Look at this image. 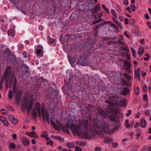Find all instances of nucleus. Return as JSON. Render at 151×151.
<instances>
[{
    "mask_svg": "<svg viewBox=\"0 0 151 151\" xmlns=\"http://www.w3.org/2000/svg\"><path fill=\"white\" fill-rule=\"evenodd\" d=\"M55 39H50L49 42L50 43L53 44L55 42Z\"/></svg>",
    "mask_w": 151,
    "mask_h": 151,
    "instance_id": "5fc2aeb1",
    "label": "nucleus"
},
{
    "mask_svg": "<svg viewBox=\"0 0 151 151\" xmlns=\"http://www.w3.org/2000/svg\"><path fill=\"white\" fill-rule=\"evenodd\" d=\"M82 150L79 147L76 146L75 147L76 151H82Z\"/></svg>",
    "mask_w": 151,
    "mask_h": 151,
    "instance_id": "6e6d98bb",
    "label": "nucleus"
},
{
    "mask_svg": "<svg viewBox=\"0 0 151 151\" xmlns=\"http://www.w3.org/2000/svg\"><path fill=\"white\" fill-rule=\"evenodd\" d=\"M140 70L138 69L137 70H135L134 71V76L138 80H140V76L139 73Z\"/></svg>",
    "mask_w": 151,
    "mask_h": 151,
    "instance_id": "dca6fc26",
    "label": "nucleus"
},
{
    "mask_svg": "<svg viewBox=\"0 0 151 151\" xmlns=\"http://www.w3.org/2000/svg\"><path fill=\"white\" fill-rule=\"evenodd\" d=\"M0 121L6 126L9 125V123L7 122L6 119L3 116H0Z\"/></svg>",
    "mask_w": 151,
    "mask_h": 151,
    "instance_id": "ddd939ff",
    "label": "nucleus"
},
{
    "mask_svg": "<svg viewBox=\"0 0 151 151\" xmlns=\"http://www.w3.org/2000/svg\"><path fill=\"white\" fill-rule=\"evenodd\" d=\"M147 124L146 121L144 119H141L140 122V126L141 127L145 128Z\"/></svg>",
    "mask_w": 151,
    "mask_h": 151,
    "instance_id": "f3484780",
    "label": "nucleus"
},
{
    "mask_svg": "<svg viewBox=\"0 0 151 151\" xmlns=\"http://www.w3.org/2000/svg\"><path fill=\"white\" fill-rule=\"evenodd\" d=\"M4 53L5 54H8V55H12L11 54V50L9 49H7L5 51Z\"/></svg>",
    "mask_w": 151,
    "mask_h": 151,
    "instance_id": "c9c22d12",
    "label": "nucleus"
},
{
    "mask_svg": "<svg viewBox=\"0 0 151 151\" xmlns=\"http://www.w3.org/2000/svg\"><path fill=\"white\" fill-rule=\"evenodd\" d=\"M95 151H102L101 148L99 147H96L94 149Z\"/></svg>",
    "mask_w": 151,
    "mask_h": 151,
    "instance_id": "3c124183",
    "label": "nucleus"
},
{
    "mask_svg": "<svg viewBox=\"0 0 151 151\" xmlns=\"http://www.w3.org/2000/svg\"><path fill=\"white\" fill-rule=\"evenodd\" d=\"M134 92L135 94L138 95L139 93V88L138 87H136L134 90Z\"/></svg>",
    "mask_w": 151,
    "mask_h": 151,
    "instance_id": "c756f323",
    "label": "nucleus"
},
{
    "mask_svg": "<svg viewBox=\"0 0 151 151\" xmlns=\"http://www.w3.org/2000/svg\"><path fill=\"white\" fill-rule=\"evenodd\" d=\"M124 4L125 5H127L129 4V2L127 0H125L123 1Z\"/></svg>",
    "mask_w": 151,
    "mask_h": 151,
    "instance_id": "052dcab7",
    "label": "nucleus"
},
{
    "mask_svg": "<svg viewBox=\"0 0 151 151\" xmlns=\"http://www.w3.org/2000/svg\"><path fill=\"white\" fill-rule=\"evenodd\" d=\"M69 74L70 78L68 79L65 78L64 80V83L66 87H65L66 93L68 94L70 92H73L74 86H75L74 82L73 79V75L71 71H69Z\"/></svg>",
    "mask_w": 151,
    "mask_h": 151,
    "instance_id": "7ed1b4c3",
    "label": "nucleus"
},
{
    "mask_svg": "<svg viewBox=\"0 0 151 151\" xmlns=\"http://www.w3.org/2000/svg\"><path fill=\"white\" fill-rule=\"evenodd\" d=\"M76 144L81 147L84 146L86 144V142L84 141H78L76 142Z\"/></svg>",
    "mask_w": 151,
    "mask_h": 151,
    "instance_id": "6ab92c4d",
    "label": "nucleus"
},
{
    "mask_svg": "<svg viewBox=\"0 0 151 151\" xmlns=\"http://www.w3.org/2000/svg\"><path fill=\"white\" fill-rule=\"evenodd\" d=\"M41 112L43 120H46L47 123L49 124L50 123L49 114L47 110L44 107H42Z\"/></svg>",
    "mask_w": 151,
    "mask_h": 151,
    "instance_id": "423d86ee",
    "label": "nucleus"
},
{
    "mask_svg": "<svg viewBox=\"0 0 151 151\" xmlns=\"http://www.w3.org/2000/svg\"><path fill=\"white\" fill-rule=\"evenodd\" d=\"M120 92L122 94L126 95L129 94V88L125 87L121 90Z\"/></svg>",
    "mask_w": 151,
    "mask_h": 151,
    "instance_id": "f8f14e48",
    "label": "nucleus"
},
{
    "mask_svg": "<svg viewBox=\"0 0 151 151\" xmlns=\"http://www.w3.org/2000/svg\"><path fill=\"white\" fill-rule=\"evenodd\" d=\"M53 144V142L52 141L50 140L47 142V145H50V146H52Z\"/></svg>",
    "mask_w": 151,
    "mask_h": 151,
    "instance_id": "8fccbe9b",
    "label": "nucleus"
},
{
    "mask_svg": "<svg viewBox=\"0 0 151 151\" xmlns=\"http://www.w3.org/2000/svg\"><path fill=\"white\" fill-rule=\"evenodd\" d=\"M111 13L112 15L115 18H117V16L116 13L114 10L112 9L111 10Z\"/></svg>",
    "mask_w": 151,
    "mask_h": 151,
    "instance_id": "f704fd0d",
    "label": "nucleus"
},
{
    "mask_svg": "<svg viewBox=\"0 0 151 151\" xmlns=\"http://www.w3.org/2000/svg\"><path fill=\"white\" fill-rule=\"evenodd\" d=\"M52 137L53 138L59 140L60 141L62 142H63L64 140L63 138L58 136L52 135Z\"/></svg>",
    "mask_w": 151,
    "mask_h": 151,
    "instance_id": "412c9836",
    "label": "nucleus"
},
{
    "mask_svg": "<svg viewBox=\"0 0 151 151\" xmlns=\"http://www.w3.org/2000/svg\"><path fill=\"white\" fill-rule=\"evenodd\" d=\"M8 96L9 100H11L13 98V91L12 90H10L9 91Z\"/></svg>",
    "mask_w": 151,
    "mask_h": 151,
    "instance_id": "4be33fe9",
    "label": "nucleus"
},
{
    "mask_svg": "<svg viewBox=\"0 0 151 151\" xmlns=\"http://www.w3.org/2000/svg\"><path fill=\"white\" fill-rule=\"evenodd\" d=\"M9 120L14 124H16L18 122V120L12 115H9Z\"/></svg>",
    "mask_w": 151,
    "mask_h": 151,
    "instance_id": "4468645a",
    "label": "nucleus"
},
{
    "mask_svg": "<svg viewBox=\"0 0 151 151\" xmlns=\"http://www.w3.org/2000/svg\"><path fill=\"white\" fill-rule=\"evenodd\" d=\"M116 8L118 12H120L121 11V9L119 5H117Z\"/></svg>",
    "mask_w": 151,
    "mask_h": 151,
    "instance_id": "603ef678",
    "label": "nucleus"
},
{
    "mask_svg": "<svg viewBox=\"0 0 151 151\" xmlns=\"http://www.w3.org/2000/svg\"><path fill=\"white\" fill-rule=\"evenodd\" d=\"M26 134L27 135L35 138H37L38 136L35 134V132L33 131L32 132H27Z\"/></svg>",
    "mask_w": 151,
    "mask_h": 151,
    "instance_id": "a211bd4d",
    "label": "nucleus"
},
{
    "mask_svg": "<svg viewBox=\"0 0 151 151\" xmlns=\"http://www.w3.org/2000/svg\"><path fill=\"white\" fill-rule=\"evenodd\" d=\"M33 105L32 100L29 101L27 98H25L23 101V104L21 105V108L22 111L24 112L26 109L28 113H29L31 110Z\"/></svg>",
    "mask_w": 151,
    "mask_h": 151,
    "instance_id": "20e7f679",
    "label": "nucleus"
},
{
    "mask_svg": "<svg viewBox=\"0 0 151 151\" xmlns=\"http://www.w3.org/2000/svg\"><path fill=\"white\" fill-rule=\"evenodd\" d=\"M9 59V62L13 64H15L17 63V61L15 57L13 55H9L8 56Z\"/></svg>",
    "mask_w": 151,
    "mask_h": 151,
    "instance_id": "9b49d317",
    "label": "nucleus"
},
{
    "mask_svg": "<svg viewBox=\"0 0 151 151\" xmlns=\"http://www.w3.org/2000/svg\"><path fill=\"white\" fill-rule=\"evenodd\" d=\"M124 76L127 81L123 80L122 82L124 85L128 87H130L132 86V83L130 82V81L132 79L131 77L128 74L125 73L124 74Z\"/></svg>",
    "mask_w": 151,
    "mask_h": 151,
    "instance_id": "0eeeda50",
    "label": "nucleus"
},
{
    "mask_svg": "<svg viewBox=\"0 0 151 151\" xmlns=\"http://www.w3.org/2000/svg\"><path fill=\"white\" fill-rule=\"evenodd\" d=\"M131 50L132 55L134 56L135 57H136V53H135V50L132 47H131Z\"/></svg>",
    "mask_w": 151,
    "mask_h": 151,
    "instance_id": "a19ab883",
    "label": "nucleus"
},
{
    "mask_svg": "<svg viewBox=\"0 0 151 151\" xmlns=\"http://www.w3.org/2000/svg\"><path fill=\"white\" fill-rule=\"evenodd\" d=\"M105 102L109 105L104 109L105 111L100 108L97 109L96 113V117L93 119V122L91 123L90 125L88 120H84L82 123H80L77 125H76L74 121H69L65 125L58 120V130L61 129L64 131L68 132V129L70 128L74 134H76L85 139H90L96 134L101 137H104L103 132L97 129L100 128L106 134H111L119 128L120 125H116L111 131L110 126L103 121V119L111 114L109 118L112 121L118 123L119 119L116 114L119 113V111L113 107V102L106 100Z\"/></svg>",
    "mask_w": 151,
    "mask_h": 151,
    "instance_id": "f257e3e1",
    "label": "nucleus"
},
{
    "mask_svg": "<svg viewBox=\"0 0 151 151\" xmlns=\"http://www.w3.org/2000/svg\"><path fill=\"white\" fill-rule=\"evenodd\" d=\"M102 6L103 8L107 12V14L109 13V10L108 9L106 8L105 6H104V5L102 4Z\"/></svg>",
    "mask_w": 151,
    "mask_h": 151,
    "instance_id": "a18cd8bd",
    "label": "nucleus"
},
{
    "mask_svg": "<svg viewBox=\"0 0 151 151\" xmlns=\"http://www.w3.org/2000/svg\"><path fill=\"white\" fill-rule=\"evenodd\" d=\"M139 149V146L138 145L134 146L132 148V151H137Z\"/></svg>",
    "mask_w": 151,
    "mask_h": 151,
    "instance_id": "72a5a7b5",
    "label": "nucleus"
},
{
    "mask_svg": "<svg viewBox=\"0 0 151 151\" xmlns=\"http://www.w3.org/2000/svg\"><path fill=\"white\" fill-rule=\"evenodd\" d=\"M110 26L111 27L113 28L114 29H115L116 31H118V28L116 26V25L114 24H111L110 25Z\"/></svg>",
    "mask_w": 151,
    "mask_h": 151,
    "instance_id": "2f4dec72",
    "label": "nucleus"
},
{
    "mask_svg": "<svg viewBox=\"0 0 151 151\" xmlns=\"http://www.w3.org/2000/svg\"><path fill=\"white\" fill-rule=\"evenodd\" d=\"M150 111L149 109H146L145 111V114L147 116H149L150 114Z\"/></svg>",
    "mask_w": 151,
    "mask_h": 151,
    "instance_id": "79ce46f5",
    "label": "nucleus"
},
{
    "mask_svg": "<svg viewBox=\"0 0 151 151\" xmlns=\"http://www.w3.org/2000/svg\"><path fill=\"white\" fill-rule=\"evenodd\" d=\"M132 113V111L130 110H129L128 111V112L126 114V115L127 116H129L130 114H131Z\"/></svg>",
    "mask_w": 151,
    "mask_h": 151,
    "instance_id": "13d9d810",
    "label": "nucleus"
},
{
    "mask_svg": "<svg viewBox=\"0 0 151 151\" xmlns=\"http://www.w3.org/2000/svg\"><path fill=\"white\" fill-rule=\"evenodd\" d=\"M94 9L95 10L98 12L100 10V6L99 4H97L96 6Z\"/></svg>",
    "mask_w": 151,
    "mask_h": 151,
    "instance_id": "473e14b6",
    "label": "nucleus"
},
{
    "mask_svg": "<svg viewBox=\"0 0 151 151\" xmlns=\"http://www.w3.org/2000/svg\"><path fill=\"white\" fill-rule=\"evenodd\" d=\"M144 50L143 48L142 47H140L139 48V51L138 52V54L141 56L144 53Z\"/></svg>",
    "mask_w": 151,
    "mask_h": 151,
    "instance_id": "b1692460",
    "label": "nucleus"
},
{
    "mask_svg": "<svg viewBox=\"0 0 151 151\" xmlns=\"http://www.w3.org/2000/svg\"><path fill=\"white\" fill-rule=\"evenodd\" d=\"M112 141V139L109 137H106L104 139V141L106 143L111 142Z\"/></svg>",
    "mask_w": 151,
    "mask_h": 151,
    "instance_id": "bb28decb",
    "label": "nucleus"
},
{
    "mask_svg": "<svg viewBox=\"0 0 151 151\" xmlns=\"http://www.w3.org/2000/svg\"><path fill=\"white\" fill-rule=\"evenodd\" d=\"M145 17L147 19H148L150 18V17L147 14H145Z\"/></svg>",
    "mask_w": 151,
    "mask_h": 151,
    "instance_id": "680f3d73",
    "label": "nucleus"
},
{
    "mask_svg": "<svg viewBox=\"0 0 151 151\" xmlns=\"http://www.w3.org/2000/svg\"><path fill=\"white\" fill-rule=\"evenodd\" d=\"M98 32L99 31L98 30H96L93 29V37L94 38V39H96L97 36Z\"/></svg>",
    "mask_w": 151,
    "mask_h": 151,
    "instance_id": "393cba45",
    "label": "nucleus"
},
{
    "mask_svg": "<svg viewBox=\"0 0 151 151\" xmlns=\"http://www.w3.org/2000/svg\"><path fill=\"white\" fill-rule=\"evenodd\" d=\"M22 94V91H21L19 90L17 91L15 97V101L17 104H19V103Z\"/></svg>",
    "mask_w": 151,
    "mask_h": 151,
    "instance_id": "9d476101",
    "label": "nucleus"
},
{
    "mask_svg": "<svg viewBox=\"0 0 151 151\" xmlns=\"http://www.w3.org/2000/svg\"><path fill=\"white\" fill-rule=\"evenodd\" d=\"M48 134H47V132L46 131L43 132L42 134V137H46L48 136Z\"/></svg>",
    "mask_w": 151,
    "mask_h": 151,
    "instance_id": "e433bc0d",
    "label": "nucleus"
},
{
    "mask_svg": "<svg viewBox=\"0 0 151 151\" xmlns=\"http://www.w3.org/2000/svg\"><path fill=\"white\" fill-rule=\"evenodd\" d=\"M20 61L21 62V63L22 65H23V66H26V65H27L25 63H24V61L23 60V59H22L21 58V60Z\"/></svg>",
    "mask_w": 151,
    "mask_h": 151,
    "instance_id": "4d7b16f0",
    "label": "nucleus"
},
{
    "mask_svg": "<svg viewBox=\"0 0 151 151\" xmlns=\"http://www.w3.org/2000/svg\"><path fill=\"white\" fill-rule=\"evenodd\" d=\"M78 62L79 64L82 65H85V66L88 65L89 63L87 58L83 55L81 57Z\"/></svg>",
    "mask_w": 151,
    "mask_h": 151,
    "instance_id": "6e6552de",
    "label": "nucleus"
},
{
    "mask_svg": "<svg viewBox=\"0 0 151 151\" xmlns=\"http://www.w3.org/2000/svg\"><path fill=\"white\" fill-rule=\"evenodd\" d=\"M147 86L145 85L143 86V91L145 92L147 90Z\"/></svg>",
    "mask_w": 151,
    "mask_h": 151,
    "instance_id": "864d4df0",
    "label": "nucleus"
},
{
    "mask_svg": "<svg viewBox=\"0 0 151 151\" xmlns=\"http://www.w3.org/2000/svg\"><path fill=\"white\" fill-rule=\"evenodd\" d=\"M15 147L16 145L14 143L11 142L9 144V150H10V149H14L15 148Z\"/></svg>",
    "mask_w": 151,
    "mask_h": 151,
    "instance_id": "cd10ccee",
    "label": "nucleus"
},
{
    "mask_svg": "<svg viewBox=\"0 0 151 151\" xmlns=\"http://www.w3.org/2000/svg\"><path fill=\"white\" fill-rule=\"evenodd\" d=\"M124 66H130V62L127 60H125L124 62Z\"/></svg>",
    "mask_w": 151,
    "mask_h": 151,
    "instance_id": "7c9ffc66",
    "label": "nucleus"
},
{
    "mask_svg": "<svg viewBox=\"0 0 151 151\" xmlns=\"http://www.w3.org/2000/svg\"><path fill=\"white\" fill-rule=\"evenodd\" d=\"M67 145L68 147L70 148H73L75 146V144L73 142L68 143Z\"/></svg>",
    "mask_w": 151,
    "mask_h": 151,
    "instance_id": "c85d7f7f",
    "label": "nucleus"
},
{
    "mask_svg": "<svg viewBox=\"0 0 151 151\" xmlns=\"http://www.w3.org/2000/svg\"><path fill=\"white\" fill-rule=\"evenodd\" d=\"M9 36L12 37H14L15 35L14 32L12 29H10L7 32Z\"/></svg>",
    "mask_w": 151,
    "mask_h": 151,
    "instance_id": "a878e982",
    "label": "nucleus"
},
{
    "mask_svg": "<svg viewBox=\"0 0 151 151\" xmlns=\"http://www.w3.org/2000/svg\"><path fill=\"white\" fill-rule=\"evenodd\" d=\"M58 92L56 90H54L52 92V95H54L55 96H58Z\"/></svg>",
    "mask_w": 151,
    "mask_h": 151,
    "instance_id": "4c0bfd02",
    "label": "nucleus"
},
{
    "mask_svg": "<svg viewBox=\"0 0 151 151\" xmlns=\"http://www.w3.org/2000/svg\"><path fill=\"white\" fill-rule=\"evenodd\" d=\"M147 95L146 94H144L143 95V99L145 101H146L147 99Z\"/></svg>",
    "mask_w": 151,
    "mask_h": 151,
    "instance_id": "338daca9",
    "label": "nucleus"
},
{
    "mask_svg": "<svg viewBox=\"0 0 151 151\" xmlns=\"http://www.w3.org/2000/svg\"><path fill=\"white\" fill-rule=\"evenodd\" d=\"M90 11L93 14H94L98 12H97V11H96L95 9H91L90 10Z\"/></svg>",
    "mask_w": 151,
    "mask_h": 151,
    "instance_id": "37998d69",
    "label": "nucleus"
},
{
    "mask_svg": "<svg viewBox=\"0 0 151 151\" xmlns=\"http://www.w3.org/2000/svg\"><path fill=\"white\" fill-rule=\"evenodd\" d=\"M1 112L3 114H6L7 112L6 111H5V109H1L0 110Z\"/></svg>",
    "mask_w": 151,
    "mask_h": 151,
    "instance_id": "09e8293b",
    "label": "nucleus"
},
{
    "mask_svg": "<svg viewBox=\"0 0 151 151\" xmlns=\"http://www.w3.org/2000/svg\"><path fill=\"white\" fill-rule=\"evenodd\" d=\"M22 141L23 145L26 146H28L29 144V140L26 137H24L22 138Z\"/></svg>",
    "mask_w": 151,
    "mask_h": 151,
    "instance_id": "2eb2a0df",
    "label": "nucleus"
},
{
    "mask_svg": "<svg viewBox=\"0 0 151 151\" xmlns=\"http://www.w3.org/2000/svg\"><path fill=\"white\" fill-rule=\"evenodd\" d=\"M115 100L117 101V103L120 106H123L127 105V102L125 99H121L119 97H118L115 99Z\"/></svg>",
    "mask_w": 151,
    "mask_h": 151,
    "instance_id": "1a4fd4ad",
    "label": "nucleus"
},
{
    "mask_svg": "<svg viewBox=\"0 0 151 151\" xmlns=\"http://www.w3.org/2000/svg\"><path fill=\"white\" fill-rule=\"evenodd\" d=\"M118 144L116 143H114L112 144V146L114 148H116L118 146Z\"/></svg>",
    "mask_w": 151,
    "mask_h": 151,
    "instance_id": "bf43d9fd",
    "label": "nucleus"
},
{
    "mask_svg": "<svg viewBox=\"0 0 151 151\" xmlns=\"http://www.w3.org/2000/svg\"><path fill=\"white\" fill-rule=\"evenodd\" d=\"M33 117L34 119H35L37 116L38 113L39 116L40 117L41 116V105L39 103H37L34 106L32 111Z\"/></svg>",
    "mask_w": 151,
    "mask_h": 151,
    "instance_id": "39448f33",
    "label": "nucleus"
},
{
    "mask_svg": "<svg viewBox=\"0 0 151 151\" xmlns=\"http://www.w3.org/2000/svg\"><path fill=\"white\" fill-rule=\"evenodd\" d=\"M128 21H129V19L127 18H125L124 19V21L125 23L126 24H128Z\"/></svg>",
    "mask_w": 151,
    "mask_h": 151,
    "instance_id": "69168bd1",
    "label": "nucleus"
},
{
    "mask_svg": "<svg viewBox=\"0 0 151 151\" xmlns=\"http://www.w3.org/2000/svg\"><path fill=\"white\" fill-rule=\"evenodd\" d=\"M125 67V69L126 70V71L128 73H130L131 72V70L130 68V67Z\"/></svg>",
    "mask_w": 151,
    "mask_h": 151,
    "instance_id": "ea45409f",
    "label": "nucleus"
},
{
    "mask_svg": "<svg viewBox=\"0 0 151 151\" xmlns=\"http://www.w3.org/2000/svg\"><path fill=\"white\" fill-rule=\"evenodd\" d=\"M11 67H8L6 69V71L4 75L3 78L6 81V87L8 88L9 85V79L10 78L9 84V87H11L13 84V90L14 93H17V88L16 87L17 85V78H14V73L11 71Z\"/></svg>",
    "mask_w": 151,
    "mask_h": 151,
    "instance_id": "f03ea898",
    "label": "nucleus"
},
{
    "mask_svg": "<svg viewBox=\"0 0 151 151\" xmlns=\"http://www.w3.org/2000/svg\"><path fill=\"white\" fill-rule=\"evenodd\" d=\"M69 61L71 64V66H73L74 63L76 62V60L74 58H72L71 56H68Z\"/></svg>",
    "mask_w": 151,
    "mask_h": 151,
    "instance_id": "aec40b11",
    "label": "nucleus"
},
{
    "mask_svg": "<svg viewBox=\"0 0 151 151\" xmlns=\"http://www.w3.org/2000/svg\"><path fill=\"white\" fill-rule=\"evenodd\" d=\"M147 24L148 25V28H151V23H150V22L149 21H148L147 22Z\"/></svg>",
    "mask_w": 151,
    "mask_h": 151,
    "instance_id": "e2e57ef3",
    "label": "nucleus"
},
{
    "mask_svg": "<svg viewBox=\"0 0 151 151\" xmlns=\"http://www.w3.org/2000/svg\"><path fill=\"white\" fill-rule=\"evenodd\" d=\"M120 48L122 50H124V51H128V49L127 47H120Z\"/></svg>",
    "mask_w": 151,
    "mask_h": 151,
    "instance_id": "de8ad7c7",
    "label": "nucleus"
},
{
    "mask_svg": "<svg viewBox=\"0 0 151 151\" xmlns=\"http://www.w3.org/2000/svg\"><path fill=\"white\" fill-rule=\"evenodd\" d=\"M3 77H4V76H3V77H2L1 80V82H0L1 84L0 85V89L1 90H2V89H3V86L1 85V83H2L3 80H4L6 82V81L5 80L4 78H3Z\"/></svg>",
    "mask_w": 151,
    "mask_h": 151,
    "instance_id": "58836bf2",
    "label": "nucleus"
},
{
    "mask_svg": "<svg viewBox=\"0 0 151 151\" xmlns=\"http://www.w3.org/2000/svg\"><path fill=\"white\" fill-rule=\"evenodd\" d=\"M113 20L117 24L120 29H122V24L119 22L117 20L115 19L114 18H113Z\"/></svg>",
    "mask_w": 151,
    "mask_h": 151,
    "instance_id": "5701e85b",
    "label": "nucleus"
},
{
    "mask_svg": "<svg viewBox=\"0 0 151 151\" xmlns=\"http://www.w3.org/2000/svg\"><path fill=\"white\" fill-rule=\"evenodd\" d=\"M12 137L13 139H15L17 138V135L15 134H12Z\"/></svg>",
    "mask_w": 151,
    "mask_h": 151,
    "instance_id": "774afa93",
    "label": "nucleus"
},
{
    "mask_svg": "<svg viewBox=\"0 0 151 151\" xmlns=\"http://www.w3.org/2000/svg\"><path fill=\"white\" fill-rule=\"evenodd\" d=\"M134 19H130L129 21V23L131 25H132L134 24Z\"/></svg>",
    "mask_w": 151,
    "mask_h": 151,
    "instance_id": "c03bdc74",
    "label": "nucleus"
},
{
    "mask_svg": "<svg viewBox=\"0 0 151 151\" xmlns=\"http://www.w3.org/2000/svg\"><path fill=\"white\" fill-rule=\"evenodd\" d=\"M131 8L132 11L134 12L135 11L136 7L134 5H132L131 6Z\"/></svg>",
    "mask_w": 151,
    "mask_h": 151,
    "instance_id": "49530a36",
    "label": "nucleus"
},
{
    "mask_svg": "<svg viewBox=\"0 0 151 151\" xmlns=\"http://www.w3.org/2000/svg\"><path fill=\"white\" fill-rule=\"evenodd\" d=\"M41 50L40 49H38L37 51V53L38 54H40L41 52H41Z\"/></svg>",
    "mask_w": 151,
    "mask_h": 151,
    "instance_id": "0e129e2a",
    "label": "nucleus"
}]
</instances>
